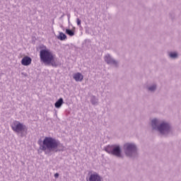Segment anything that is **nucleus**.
Masks as SVG:
<instances>
[{
	"mask_svg": "<svg viewBox=\"0 0 181 181\" xmlns=\"http://www.w3.org/2000/svg\"><path fill=\"white\" fill-rule=\"evenodd\" d=\"M123 151L127 158L136 159L139 156V148L135 142H126L123 145Z\"/></svg>",
	"mask_w": 181,
	"mask_h": 181,
	"instance_id": "20e7f679",
	"label": "nucleus"
},
{
	"mask_svg": "<svg viewBox=\"0 0 181 181\" xmlns=\"http://www.w3.org/2000/svg\"><path fill=\"white\" fill-rule=\"evenodd\" d=\"M168 57L171 60H176V59H179V53L177 52H168Z\"/></svg>",
	"mask_w": 181,
	"mask_h": 181,
	"instance_id": "9d476101",
	"label": "nucleus"
},
{
	"mask_svg": "<svg viewBox=\"0 0 181 181\" xmlns=\"http://www.w3.org/2000/svg\"><path fill=\"white\" fill-rule=\"evenodd\" d=\"M11 129L14 132L21 134V136H23V132H25V134L28 132V128H26V126L21 123L19 121H14L11 124Z\"/></svg>",
	"mask_w": 181,
	"mask_h": 181,
	"instance_id": "39448f33",
	"label": "nucleus"
},
{
	"mask_svg": "<svg viewBox=\"0 0 181 181\" xmlns=\"http://www.w3.org/2000/svg\"><path fill=\"white\" fill-rule=\"evenodd\" d=\"M146 88L148 93H155V91H156L158 89V84L156 83H150L146 87Z\"/></svg>",
	"mask_w": 181,
	"mask_h": 181,
	"instance_id": "6e6552de",
	"label": "nucleus"
},
{
	"mask_svg": "<svg viewBox=\"0 0 181 181\" xmlns=\"http://www.w3.org/2000/svg\"><path fill=\"white\" fill-rule=\"evenodd\" d=\"M86 181H103V177L96 172H90Z\"/></svg>",
	"mask_w": 181,
	"mask_h": 181,
	"instance_id": "423d86ee",
	"label": "nucleus"
},
{
	"mask_svg": "<svg viewBox=\"0 0 181 181\" xmlns=\"http://www.w3.org/2000/svg\"><path fill=\"white\" fill-rule=\"evenodd\" d=\"M114 156L120 159L124 158V155L122 154V151L119 145H114Z\"/></svg>",
	"mask_w": 181,
	"mask_h": 181,
	"instance_id": "0eeeda50",
	"label": "nucleus"
},
{
	"mask_svg": "<svg viewBox=\"0 0 181 181\" xmlns=\"http://www.w3.org/2000/svg\"><path fill=\"white\" fill-rule=\"evenodd\" d=\"M105 62L107 63V64H110L111 63V57L110 55H106L105 57Z\"/></svg>",
	"mask_w": 181,
	"mask_h": 181,
	"instance_id": "2eb2a0df",
	"label": "nucleus"
},
{
	"mask_svg": "<svg viewBox=\"0 0 181 181\" xmlns=\"http://www.w3.org/2000/svg\"><path fill=\"white\" fill-rule=\"evenodd\" d=\"M40 59L44 64H51L52 67H57L59 66V62L54 59V54L46 47H45V49L40 50Z\"/></svg>",
	"mask_w": 181,
	"mask_h": 181,
	"instance_id": "7ed1b4c3",
	"label": "nucleus"
},
{
	"mask_svg": "<svg viewBox=\"0 0 181 181\" xmlns=\"http://www.w3.org/2000/svg\"><path fill=\"white\" fill-rule=\"evenodd\" d=\"M58 39L59 40H66V39H67V36L66 35V34L60 33L59 35L58 36Z\"/></svg>",
	"mask_w": 181,
	"mask_h": 181,
	"instance_id": "4468645a",
	"label": "nucleus"
},
{
	"mask_svg": "<svg viewBox=\"0 0 181 181\" xmlns=\"http://www.w3.org/2000/svg\"><path fill=\"white\" fill-rule=\"evenodd\" d=\"M76 22H77V25L78 26H80V25H81V19L77 18Z\"/></svg>",
	"mask_w": 181,
	"mask_h": 181,
	"instance_id": "a211bd4d",
	"label": "nucleus"
},
{
	"mask_svg": "<svg viewBox=\"0 0 181 181\" xmlns=\"http://www.w3.org/2000/svg\"><path fill=\"white\" fill-rule=\"evenodd\" d=\"M38 144L40 146V149L45 152V153H49V152H60V151H63V144L53 137L46 136L42 141H42H39Z\"/></svg>",
	"mask_w": 181,
	"mask_h": 181,
	"instance_id": "f03ea898",
	"label": "nucleus"
},
{
	"mask_svg": "<svg viewBox=\"0 0 181 181\" xmlns=\"http://www.w3.org/2000/svg\"><path fill=\"white\" fill-rule=\"evenodd\" d=\"M64 100H63V98H59L54 104V107L55 108H60V107H62V105H63L64 104Z\"/></svg>",
	"mask_w": 181,
	"mask_h": 181,
	"instance_id": "f8f14e48",
	"label": "nucleus"
},
{
	"mask_svg": "<svg viewBox=\"0 0 181 181\" xmlns=\"http://www.w3.org/2000/svg\"><path fill=\"white\" fill-rule=\"evenodd\" d=\"M54 177H56V178L59 177V173H55L54 174Z\"/></svg>",
	"mask_w": 181,
	"mask_h": 181,
	"instance_id": "6ab92c4d",
	"label": "nucleus"
},
{
	"mask_svg": "<svg viewBox=\"0 0 181 181\" xmlns=\"http://www.w3.org/2000/svg\"><path fill=\"white\" fill-rule=\"evenodd\" d=\"M74 78L76 81H83L84 76L81 73L78 72L74 74Z\"/></svg>",
	"mask_w": 181,
	"mask_h": 181,
	"instance_id": "9b49d317",
	"label": "nucleus"
},
{
	"mask_svg": "<svg viewBox=\"0 0 181 181\" xmlns=\"http://www.w3.org/2000/svg\"><path fill=\"white\" fill-rule=\"evenodd\" d=\"M151 128L153 131L158 132L161 136H171L173 135V128L170 123L154 118L151 120Z\"/></svg>",
	"mask_w": 181,
	"mask_h": 181,
	"instance_id": "f257e3e1",
	"label": "nucleus"
},
{
	"mask_svg": "<svg viewBox=\"0 0 181 181\" xmlns=\"http://www.w3.org/2000/svg\"><path fill=\"white\" fill-rule=\"evenodd\" d=\"M105 151L106 152H107V153H111V155H114V146H108L105 148Z\"/></svg>",
	"mask_w": 181,
	"mask_h": 181,
	"instance_id": "ddd939ff",
	"label": "nucleus"
},
{
	"mask_svg": "<svg viewBox=\"0 0 181 181\" xmlns=\"http://www.w3.org/2000/svg\"><path fill=\"white\" fill-rule=\"evenodd\" d=\"M21 64L23 66H30V64H32V58L28 56L24 57L21 60Z\"/></svg>",
	"mask_w": 181,
	"mask_h": 181,
	"instance_id": "1a4fd4ad",
	"label": "nucleus"
},
{
	"mask_svg": "<svg viewBox=\"0 0 181 181\" xmlns=\"http://www.w3.org/2000/svg\"><path fill=\"white\" fill-rule=\"evenodd\" d=\"M66 34L69 35V36H74V32H73L71 30L66 29Z\"/></svg>",
	"mask_w": 181,
	"mask_h": 181,
	"instance_id": "dca6fc26",
	"label": "nucleus"
},
{
	"mask_svg": "<svg viewBox=\"0 0 181 181\" xmlns=\"http://www.w3.org/2000/svg\"><path fill=\"white\" fill-rule=\"evenodd\" d=\"M119 62L118 61H114V67H119Z\"/></svg>",
	"mask_w": 181,
	"mask_h": 181,
	"instance_id": "f3484780",
	"label": "nucleus"
}]
</instances>
